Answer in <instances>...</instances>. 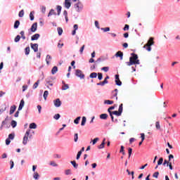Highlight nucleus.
<instances>
[{
	"instance_id": "nucleus-52",
	"label": "nucleus",
	"mask_w": 180,
	"mask_h": 180,
	"mask_svg": "<svg viewBox=\"0 0 180 180\" xmlns=\"http://www.w3.org/2000/svg\"><path fill=\"white\" fill-rule=\"evenodd\" d=\"M99 141V138H95L93 140V146H95V144H96V142H98Z\"/></svg>"
},
{
	"instance_id": "nucleus-3",
	"label": "nucleus",
	"mask_w": 180,
	"mask_h": 180,
	"mask_svg": "<svg viewBox=\"0 0 180 180\" xmlns=\"http://www.w3.org/2000/svg\"><path fill=\"white\" fill-rule=\"evenodd\" d=\"M122 112H123V103H121L119 106L118 111H112L111 113H112L115 116H122Z\"/></svg>"
},
{
	"instance_id": "nucleus-39",
	"label": "nucleus",
	"mask_w": 180,
	"mask_h": 180,
	"mask_svg": "<svg viewBox=\"0 0 180 180\" xmlns=\"http://www.w3.org/2000/svg\"><path fill=\"white\" fill-rule=\"evenodd\" d=\"M15 139V134H10L8 135V139L9 140H13Z\"/></svg>"
},
{
	"instance_id": "nucleus-21",
	"label": "nucleus",
	"mask_w": 180,
	"mask_h": 180,
	"mask_svg": "<svg viewBox=\"0 0 180 180\" xmlns=\"http://www.w3.org/2000/svg\"><path fill=\"white\" fill-rule=\"evenodd\" d=\"M30 129H37V125L36 124V123L32 122L30 124L29 127Z\"/></svg>"
},
{
	"instance_id": "nucleus-17",
	"label": "nucleus",
	"mask_w": 180,
	"mask_h": 180,
	"mask_svg": "<svg viewBox=\"0 0 180 180\" xmlns=\"http://www.w3.org/2000/svg\"><path fill=\"white\" fill-rule=\"evenodd\" d=\"M25 56H29V54H30V47L27 46L25 49Z\"/></svg>"
},
{
	"instance_id": "nucleus-15",
	"label": "nucleus",
	"mask_w": 180,
	"mask_h": 180,
	"mask_svg": "<svg viewBox=\"0 0 180 180\" xmlns=\"http://www.w3.org/2000/svg\"><path fill=\"white\" fill-rule=\"evenodd\" d=\"M57 71H58V68L57 66H54L52 70H51V74L52 75H54L55 74L57 73Z\"/></svg>"
},
{
	"instance_id": "nucleus-4",
	"label": "nucleus",
	"mask_w": 180,
	"mask_h": 180,
	"mask_svg": "<svg viewBox=\"0 0 180 180\" xmlns=\"http://www.w3.org/2000/svg\"><path fill=\"white\" fill-rule=\"evenodd\" d=\"M75 75L76 77H78L80 79H84V78H85V75H84V73H82V71L79 69L76 70Z\"/></svg>"
},
{
	"instance_id": "nucleus-56",
	"label": "nucleus",
	"mask_w": 180,
	"mask_h": 180,
	"mask_svg": "<svg viewBox=\"0 0 180 180\" xmlns=\"http://www.w3.org/2000/svg\"><path fill=\"white\" fill-rule=\"evenodd\" d=\"M10 165H11L10 169H12V168H13V167L15 165V163L13 162V160L10 161Z\"/></svg>"
},
{
	"instance_id": "nucleus-49",
	"label": "nucleus",
	"mask_w": 180,
	"mask_h": 180,
	"mask_svg": "<svg viewBox=\"0 0 180 180\" xmlns=\"http://www.w3.org/2000/svg\"><path fill=\"white\" fill-rule=\"evenodd\" d=\"M39 176H40V175H39V173L35 172V173L34 174V178L35 179H39Z\"/></svg>"
},
{
	"instance_id": "nucleus-16",
	"label": "nucleus",
	"mask_w": 180,
	"mask_h": 180,
	"mask_svg": "<svg viewBox=\"0 0 180 180\" xmlns=\"http://www.w3.org/2000/svg\"><path fill=\"white\" fill-rule=\"evenodd\" d=\"M105 141H106V139H104L103 140V142L101 143V144L100 146H98V148L99 150L102 149V148H105Z\"/></svg>"
},
{
	"instance_id": "nucleus-25",
	"label": "nucleus",
	"mask_w": 180,
	"mask_h": 180,
	"mask_svg": "<svg viewBox=\"0 0 180 180\" xmlns=\"http://www.w3.org/2000/svg\"><path fill=\"white\" fill-rule=\"evenodd\" d=\"M46 64H50V61H51V56L48 55L46 58Z\"/></svg>"
},
{
	"instance_id": "nucleus-47",
	"label": "nucleus",
	"mask_w": 180,
	"mask_h": 180,
	"mask_svg": "<svg viewBox=\"0 0 180 180\" xmlns=\"http://www.w3.org/2000/svg\"><path fill=\"white\" fill-rule=\"evenodd\" d=\"M84 49H85V45H83V46L80 48V50H79L80 54H83Z\"/></svg>"
},
{
	"instance_id": "nucleus-22",
	"label": "nucleus",
	"mask_w": 180,
	"mask_h": 180,
	"mask_svg": "<svg viewBox=\"0 0 180 180\" xmlns=\"http://www.w3.org/2000/svg\"><path fill=\"white\" fill-rule=\"evenodd\" d=\"M20 25V22L19 20H15L14 23V29H18Z\"/></svg>"
},
{
	"instance_id": "nucleus-18",
	"label": "nucleus",
	"mask_w": 180,
	"mask_h": 180,
	"mask_svg": "<svg viewBox=\"0 0 180 180\" xmlns=\"http://www.w3.org/2000/svg\"><path fill=\"white\" fill-rule=\"evenodd\" d=\"M53 15H57L56 11H54V9H51L50 12L48 14V17L53 16Z\"/></svg>"
},
{
	"instance_id": "nucleus-34",
	"label": "nucleus",
	"mask_w": 180,
	"mask_h": 180,
	"mask_svg": "<svg viewBox=\"0 0 180 180\" xmlns=\"http://www.w3.org/2000/svg\"><path fill=\"white\" fill-rule=\"evenodd\" d=\"M20 41V35H17L16 37H15V38L14 39V41L15 42V43H18V41Z\"/></svg>"
},
{
	"instance_id": "nucleus-1",
	"label": "nucleus",
	"mask_w": 180,
	"mask_h": 180,
	"mask_svg": "<svg viewBox=\"0 0 180 180\" xmlns=\"http://www.w3.org/2000/svg\"><path fill=\"white\" fill-rule=\"evenodd\" d=\"M131 57L129 58V61L127 62V65L130 67L131 65H134L136 64H140V60H139V56L137 54L132 53H131Z\"/></svg>"
},
{
	"instance_id": "nucleus-5",
	"label": "nucleus",
	"mask_w": 180,
	"mask_h": 180,
	"mask_svg": "<svg viewBox=\"0 0 180 180\" xmlns=\"http://www.w3.org/2000/svg\"><path fill=\"white\" fill-rule=\"evenodd\" d=\"M82 4L79 1H78V2L75 4V8L76 9L77 12H79V11L82 9Z\"/></svg>"
},
{
	"instance_id": "nucleus-62",
	"label": "nucleus",
	"mask_w": 180,
	"mask_h": 180,
	"mask_svg": "<svg viewBox=\"0 0 180 180\" xmlns=\"http://www.w3.org/2000/svg\"><path fill=\"white\" fill-rule=\"evenodd\" d=\"M166 164H167V167H168V165H169V162L167 161V160H165L163 162V165H165Z\"/></svg>"
},
{
	"instance_id": "nucleus-46",
	"label": "nucleus",
	"mask_w": 180,
	"mask_h": 180,
	"mask_svg": "<svg viewBox=\"0 0 180 180\" xmlns=\"http://www.w3.org/2000/svg\"><path fill=\"white\" fill-rule=\"evenodd\" d=\"M101 70L102 71H104V72H108V71H109V67H103Z\"/></svg>"
},
{
	"instance_id": "nucleus-53",
	"label": "nucleus",
	"mask_w": 180,
	"mask_h": 180,
	"mask_svg": "<svg viewBox=\"0 0 180 180\" xmlns=\"http://www.w3.org/2000/svg\"><path fill=\"white\" fill-rule=\"evenodd\" d=\"M113 109H115V106H111L108 109V113H112V112H111V110H113Z\"/></svg>"
},
{
	"instance_id": "nucleus-44",
	"label": "nucleus",
	"mask_w": 180,
	"mask_h": 180,
	"mask_svg": "<svg viewBox=\"0 0 180 180\" xmlns=\"http://www.w3.org/2000/svg\"><path fill=\"white\" fill-rule=\"evenodd\" d=\"M60 117H61V115H60V114H56L53 117V119H55L56 120H58Z\"/></svg>"
},
{
	"instance_id": "nucleus-29",
	"label": "nucleus",
	"mask_w": 180,
	"mask_h": 180,
	"mask_svg": "<svg viewBox=\"0 0 180 180\" xmlns=\"http://www.w3.org/2000/svg\"><path fill=\"white\" fill-rule=\"evenodd\" d=\"M40 84V80H37V82H35L33 85V89H36L39 86V84Z\"/></svg>"
},
{
	"instance_id": "nucleus-42",
	"label": "nucleus",
	"mask_w": 180,
	"mask_h": 180,
	"mask_svg": "<svg viewBox=\"0 0 180 180\" xmlns=\"http://www.w3.org/2000/svg\"><path fill=\"white\" fill-rule=\"evenodd\" d=\"M61 6H57V11H58V15H60V13H61Z\"/></svg>"
},
{
	"instance_id": "nucleus-26",
	"label": "nucleus",
	"mask_w": 180,
	"mask_h": 180,
	"mask_svg": "<svg viewBox=\"0 0 180 180\" xmlns=\"http://www.w3.org/2000/svg\"><path fill=\"white\" fill-rule=\"evenodd\" d=\"M85 123H86V117H82L81 126H85Z\"/></svg>"
},
{
	"instance_id": "nucleus-9",
	"label": "nucleus",
	"mask_w": 180,
	"mask_h": 180,
	"mask_svg": "<svg viewBox=\"0 0 180 180\" xmlns=\"http://www.w3.org/2000/svg\"><path fill=\"white\" fill-rule=\"evenodd\" d=\"M71 6V0H65V7H66L67 9H70Z\"/></svg>"
},
{
	"instance_id": "nucleus-58",
	"label": "nucleus",
	"mask_w": 180,
	"mask_h": 180,
	"mask_svg": "<svg viewBox=\"0 0 180 180\" xmlns=\"http://www.w3.org/2000/svg\"><path fill=\"white\" fill-rule=\"evenodd\" d=\"M78 141V134H75V142L77 143Z\"/></svg>"
},
{
	"instance_id": "nucleus-24",
	"label": "nucleus",
	"mask_w": 180,
	"mask_h": 180,
	"mask_svg": "<svg viewBox=\"0 0 180 180\" xmlns=\"http://www.w3.org/2000/svg\"><path fill=\"white\" fill-rule=\"evenodd\" d=\"M30 20H34V11H32L30 13Z\"/></svg>"
},
{
	"instance_id": "nucleus-38",
	"label": "nucleus",
	"mask_w": 180,
	"mask_h": 180,
	"mask_svg": "<svg viewBox=\"0 0 180 180\" xmlns=\"http://www.w3.org/2000/svg\"><path fill=\"white\" fill-rule=\"evenodd\" d=\"M164 162V158H160L159 160L158 161V165H161Z\"/></svg>"
},
{
	"instance_id": "nucleus-27",
	"label": "nucleus",
	"mask_w": 180,
	"mask_h": 180,
	"mask_svg": "<svg viewBox=\"0 0 180 180\" xmlns=\"http://www.w3.org/2000/svg\"><path fill=\"white\" fill-rule=\"evenodd\" d=\"M47 96H49V91H45L44 92V101H47Z\"/></svg>"
},
{
	"instance_id": "nucleus-61",
	"label": "nucleus",
	"mask_w": 180,
	"mask_h": 180,
	"mask_svg": "<svg viewBox=\"0 0 180 180\" xmlns=\"http://www.w3.org/2000/svg\"><path fill=\"white\" fill-rule=\"evenodd\" d=\"M129 25L126 24L124 27L123 28V30L124 31L129 30Z\"/></svg>"
},
{
	"instance_id": "nucleus-20",
	"label": "nucleus",
	"mask_w": 180,
	"mask_h": 180,
	"mask_svg": "<svg viewBox=\"0 0 180 180\" xmlns=\"http://www.w3.org/2000/svg\"><path fill=\"white\" fill-rule=\"evenodd\" d=\"M100 119H102L103 120H106V119H108V114H101L100 115Z\"/></svg>"
},
{
	"instance_id": "nucleus-41",
	"label": "nucleus",
	"mask_w": 180,
	"mask_h": 180,
	"mask_svg": "<svg viewBox=\"0 0 180 180\" xmlns=\"http://www.w3.org/2000/svg\"><path fill=\"white\" fill-rule=\"evenodd\" d=\"M17 124H18V122H16V121L15 120L11 121V126L13 128H15V127L17 126Z\"/></svg>"
},
{
	"instance_id": "nucleus-19",
	"label": "nucleus",
	"mask_w": 180,
	"mask_h": 180,
	"mask_svg": "<svg viewBox=\"0 0 180 180\" xmlns=\"http://www.w3.org/2000/svg\"><path fill=\"white\" fill-rule=\"evenodd\" d=\"M143 49H146L147 51H151V46L150 45H148V44L143 46Z\"/></svg>"
},
{
	"instance_id": "nucleus-59",
	"label": "nucleus",
	"mask_w": 180,
	"mask_h": 180,
	"mask_svg": "<svg viewBox=\"0 0 180 180\" xmlns=\"http://www.w3.org/2000/svg\"><path fill=\"white\" fill-rule=\"evenodd\" d=\"M6 146H9V144H11V139H9L8 138L6 139Z\"/></svg>"
},
{
	"instance_id": "nucleus-12",
	"label": "nucleus",
	"mask_w": 180,
	"mask_h": 180,
	"mask_svg": "<svg viewBox=\"0 0 180 180\" xmlns=\"http://www.w3.org/2000/svg\"><path fill=\"white\" fill-rule=\"evenodd\" d=\"M116 57H120V60H123V52L119 51L115 54Z\"/></svg>"
},
{
	"instance_id": "nucleus-54",
	"label": "nucleus",
	"mask_w": 180,
	"mask_h": 180,
	"mask_svg": "<svg viewBox=\"0 0 180 180\" xmlns=\"http://www.w3.org/2000/svg\"><path fill=\"white\" fill-rule=\"evenodd\" d=\"M141 141H144V140H146V135L144 134H141Z\"/></svg>"
},
{
	"instance_id": "nucleus-23",
	"label": "nucleus",
	"mask_w": 180,
	"mask_h": 180,
	"mask_svg": "<svg viewBox=\"0 0 180 180\" xmlns=\"http://www.w3.org/2000/svg\"><path fill=\"white\" fill-rule=\"evenodd\" d=\"M63 86H62V89L63 91H66V89H68V88H70L68 84H65V83L64 82H63Z\"/></svg>"
},
{
	"instance_id": "nucleus-2",
	"label": "nucleus",
	"mask_w": 180,
	"mask_h": 180,
	"mask_svg": "<svg viewBox=\"0 0 180 180\" xmlns=\"http://www.w3.org/2000/svg\"><path fill=\"white\" fill-rule=\"evenodd\" d=\"M29 139H32V135H30V129H27L26 131L25 136L23 137L22 144H24V146H26V144H27Z\"/></svg>"
},
{
	"instance_id": "nucleus-50",
	"label": "nucleus",
	"mask_w": 180,
	"mask_h": 180,
	"mask_svg": "<svg viewBox=\"0 0 180 180\" xmlns=\"http://www.w3.org/2000/svg\"><path fill=\"white\" fill-rule=\"evenodd\" d=\"M50 165H51L52 167H58V165H57V163H56V162L51 161L50 162Z\"/></svg>"
},
{
	"instance_id": "nucleus-40",
	"label": "nucleus",
	"mask_w": 180,
	"mask_h": 180,
	"mask_svg": "<svg viewBox=\"0 0 180 180\" xmlns=\"http://www.w3.org/2000/svg\"><path fill=\"white\" fill-rule=\"evenodd\" d=\"M131 153H133V149L131 148H129L128 149L129 158L131 157Z\"/></svg>"
},
{
	"instance_id": "nucleus-48",
	"label": "nucleus",
	"mask_w": 180,
	"mask_h": 180,
	"mask_svg": "<svg viewBox=\"0 0 180 180\" xmlns=\"http://www.w3.org/2000/svg\"><path fill=\"white\" fill-rule=\"evenodd\" d=\"M120 153H122L123 154V155H124V146H121V148H120Z\"/></svg>"
},
{
	"instance_id": "nucleus-10",
	"label": "nucleus",
	"mask_w": 180,
	"mask_h": 180,
	"mask_svg": "<svg viewBox=\"0 0 180 180\" xmlns=\"http://www.w3.org/2000/svg\"><path fill=\"white\" fill-rule=\"evenodd\" d=\"M39 37H40V34H35L32 36L31 40L33 41L34 40H38Z\"/></svg>"
},
{
	"instance_id": "nucleus-64",
	"label": "nucleus",
	"mask_w": 180,
	"mask_h": 180,
	"mask_svg": "<svg viewBox=\"0 0 180 180\" xmlns=\"http://www.w3.org/2000/svg\"><path fill=\"white\" fill-rule=\"evenodd\" d=\"M103 58H98L97 60H96V63H101V61H103Z\"/></svg>"
},
{
	"instance_id": "nucleus-55",
	"label": "nucleus",
	"mask_w": 180,
	"mask_h": 180,
	"mask_svg": "<svg viewBox=\"0 0 180 180\" xmlns=\"http://www.w3.org/2000/svg\"><path fill=\"white\" fill-rule=\"evenodd\" d=\"M158 175H160V172H156L153 174V178H158Z\"/></svg>"
},
{
	"instance_id": "nucleus-7",
	"label": "nucleus",
	"mask_w": 180,
	"mask_h": 180,
	"mask_svg": "<svg viewBox=\"0 0 180 180\" xmlns=\"http://www.w3.org/2000/svg\"><path fill=\"white\" fill-rule=\"evenodd\" d=\"M53 103L56 108H60V106H61V101L60 98H56L55 101H53Z\"/></svg>"
},
{
	"instance_id": "nucleus-37",
	"label": "nucleus",
	"mask_w": 180,
	"mask_h": 180,
	"mask_svg": "<svg viewBox=\"0 0 180 180\" xmlns=\"http://www.w3.org/2000/svg\"><path fill=\"white\" fill-rule=\"evenodd\" d=\"M103 78V75L101 72L98 73V79L101 81Z\"/></svg>"
},
{
	"instance_id": "nucleus-28",
	"label": "nucleus",
	"mask_w": 180,
	"mask_h": 180,
	"mask_svg": "<svg viewBox=\"0 0 180 180\" xmlns=\"http://www.w3.org/2000/svg\"><path fill=\"white\" fill-rule=\"evenodd\" d=\"M155 127L157 130H161V125L160 124V122H155Z\"/></svg>"
},
{
	"instance_id": "nucleus-57",
	"label": "nucleus",
	"mask_w": 180,
	"mask_h": 180,
	"mask_svg": "<svg viewBox=\"0 0 180 180\" xmlns=\"http://www.w3.org/2000/svg\"><path fill=\"white\" fill-rule=\"evenodd\" d=\"M101 30H103V32H109L110 30V27L101 28Z\"/></svg>"
},
{
	"instance_id": "nucleus-35",
	"label": "nucleus",
	"mask_w": 180,
	"mask_h": 180,
	"mask_svg": "<svg viewBox=\"0 0 180 180\" xmlns=\"http://www.w3.org/2000/svg\"><path fill=\"white\" fill-rule=\"evenodd\" d=\"M57 30H58V33L59 36H61V34H63V28L58 27Z\"/></svg>"
},
{
	"instance_id": "nucleus-36",
	"label": "nucleus",
	"mask_w": 180,
	"mask_h": 180,
	"mask_svg": "<svg viewBox=\"0 0 180 180\" xmlns=\"http://www.w3.org/2000/svg\"><path fill=\"white\" fill-rule=\"evenodd\" d=\"M79 120H81V117H77L74 120V123H75V124H78V123H79Z\"/></svg>"
},
{
	"instance_id": "nucleus-60",
	"label": "nucleus",
	"mask_w": 180,
	"mask_h": 180,
	"mask_svg": "<svg viewBox=\"0 0 180 180\" xmlns=\"http://www.w3.org/2000/svg\"><path fill=\"white\" fill-rule=\"evenodd\" d=\"M41 12H42V13H46V6H42Z\"/></svg>"
},
{
	"instance_id": "nucleus-45",
	"label": "nucleus",
	"mask_w": 180,
	"mask_h": 180,
	"mask_svg": "<svg viewBox=\"0 0 180 180\" xmlns=\"http://www.w3.org/2000/svg\"><path fill=\"white\" fill-rule=\"evenodd\" d=\"M46 84H49L50 85V86H53V83L50 81V79L47 78L46 79Z\"/></svg>"
},
{
	"instance_id": "nucleus-30",
	"label": "nucleus",
	"mask_w": 180,
	"mask_h": 180,
	"mask_svg": "<svg viewBox=\"0 0 180 180\" xmlns=\"http://www.w3.org/2000/svg\"><path fill=\"white\" fill-rule=\"evenodd\" d=\"M90 78H96L98 77V73L96 72H92L89 75Z\"/></svg>"
},
{
	"instance_id": "nucleus-31",
	"label": "nucleus",
	"mask_w": 180,
	"mask_h": 180,
	"mask_svg": "<svg viewBox=\"0 0 180 180\" xmlns=\"http://www.w3.org/2000/svg\"><path fill=\"white\" fill-rule=\"evenodd\" d=\"M19 18H23L25 16V11L21 10L18 13Z\"/></svg>"
},
{
	"instance_id": "nucleus-43",
	"label": "nucleus",
	"mask_w": 180,
	"mask_h": 180,
	"mask_svg": "<svg viewBox=\"0 0 180 180\" xmlns=\"http://www.w3.org/2000/svg\"><path fill=\"white\" fill-rule=\"evenodd\" d=\"M115 84H116V85H118V86H122V81H120V79L115 80Z\"/></svg>"
},
{
	"instance_id": "nucleus-32",
	"label": "nucleus",
	"mask_w": 180,
	"mask_h": 180,
	"mask_svg": "<svg viewBox=\"0 0 180 180\" xmlns=\"http://www.w3.org/2000/svg\"><path fill=\"white\" fill-rule=\"evenodd\" d=\"M113 101H110V100H105L104 101V103L107 104V105H113Z\"/></svg>"
},
{
	"instance_id": "nucleus-63",
	"label": "nucleus",
	"mask_w": 180,
	"mask_h": 180,
	"mask_svg": "<svg viewBox=\"0 0 180 180\" xmlns=\"http://www.w3.org/2000/svg\"><path fill=\"white\" fill-rule=\"evenodd\" d=\"M71 174V169L65 170V175H70Z\"/></svg>"
},
{
	"instance_id": "nucleus-33",
	"label": "nucleus",
	"mask_w": 180,
	"mask_h": 180,
	"mask_svg": "<svg viewBox=\"0 0 180 180\" xmlns=\"http://www.w3.org/2000/svg\"><path fill=\"white\" fill-rule=\"evenodd\" d=\"M70 163L72 164V165H73L74 168H78V164H77L75 160L71 161Z\"/></svg>"
},
{
	"instance_id": "nucleus-14",
	"label": "nucleus",
	"mask_w": 180,
	"mask_h": 180,
	"mask_svg": "<svg viewBox=\"0 0 180 180\" xmlns=\"http://www.w3.org/2000/svg\"><path fill=\"white\" fill-rule=\"evenodd\" d=\"M15 110H16V105H12L10 108V115H13Z\"/></svg>"
},
{
	"instance_id": "nucleus-8",
	"label": "nucleus",
	"mask_w": 180,
	"mask_h": 180,
	"mask_svg": "<svg viewBox=\"0 0 180 180\" xmlns=\"http://www.w3.org/2000/svg\"><path fill=\"white\" fill-rule=\"evenodd\" d=\"M30 30L31 32H32V33H34V32L37 30V22H34L32 24V25L31 26Z\"/></svg>"
},
{
	"instance_id": "nucleus-6",
	"label": "nucleus",
	"mask_w": 180,
	"mask_h": 180,
	"mask_svg": "<svg viewBox=\"0 0 180 180\" xmlns=\"http://www.w3.org/2000/svg\"><path fill=\"white\" fill-rule=\"evenodd\" d=\"M31 49H32V50H34V53H37V51H39V44H31Z\"/></svg>"
},
{
	"instance_id": "nucleus-13",
	"label": "nucleus",
	"mask_w": 180,
	"mask_h": 180,
	"mask_svg": "<svg viewBox=\"0 0 180 180\" xmlns=\"http://www.w3.org/2000/svg\"><path fill=\"white\" fill-rule=\"evenodd\" d=\"M146 44H148V46H150L154 45V38L150 37Z\"/></svg>"
},
{
	"instance_id": "nucleus-51",
	"label": "nucleus",
	"mask_w": 180,
	"mask_h": 180,
	"mask_svg": "<svg viewBox=\"0 0 180 180\" xmlns=\"http://www.w3.org/2000/svg\"><path fill=\"white\" fill-rule=\"evenodd\" d=\"M82 154V153H81V151H79V152L77 153L76 160H79V158H80Z\"/></svg>"
},
{
	"instance_id": "nucleus-11",
	"label": "nucleus",
	"mask_w": 180,
	"mask_h": 180,
	"mask_svg": "<svg viewBox=\"0 0 180 180\" xmlns=\"http://www.w3.org/2000/svg\"><path fill=\"white\" fill-rule=\"evenodd\" d=\"M23 106H25V101L22 99L18 107V110H22V109H23Z\"/></svg>"
}]
</instances>
